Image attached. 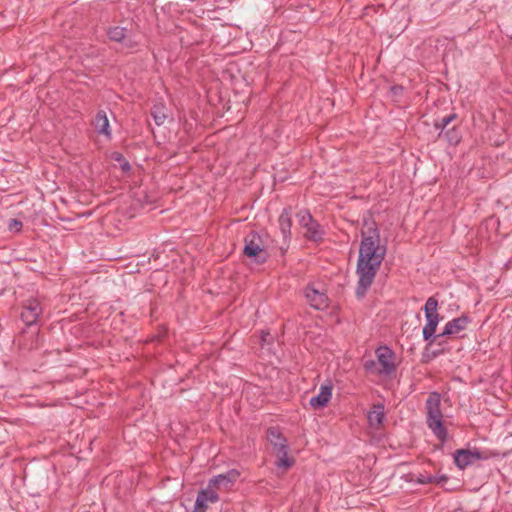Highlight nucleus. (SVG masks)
I'll use <instances>...</instances> for the list:
<instances>
[{
	"label": "nucleus",
	"instance_id": "obj_1",
	"mask_svg": "<svg viewBox=\"0 0 512 512\" xmlns=\"http://www.w3.org/2000/svg\"><path fill=\"white\" fill-rule=\"evenodd\" d=\"M361 235L356 266L358 283L355 292L358 298L365 296L386 254V247L380 245V235L376 227H369L367 232L362 231Z\"/></svg>",
	"mask_w": 512,
	"mask_h": 512
},
{
	"label": "nucleus",
	"instance_id": "obj_2",
	"mask_svg": "<svg viewBox=\"0 0 512 512\" xmlns=\"http://www.w3.org/2000/svg\"><path fill=\"white\" fill-rule=\"evenodd\" d=\"M426 423L434 436L443 442L448 438L447 429L443 424V415L441 412V396L438 392H432L426 399Z\"/></svg>",
	"mask_w": 512,
	"mask_h": 512
},
{
	"label": "nucleus",
	"instance_id": "obj_3",
	"mask_svg": "<svg viewBox=\"0 0 512 512\" xmlns=\"http://www.w3.org/2000/svg\"><path fill=\"white\" fill-rule=\"evenodd\" d=\"M267 439L275 450L277 460L275 465L278 468L288 469L294 464V459L288 457V445L286 438L281 432L272 427L267 430Z\"/></svg>",
	"mask_w": 512,
	"mask_h": 512
},
{
	"label": "nucleus",
	"instance_id": "obj_4",
	"mask_svg": "<svg viewBox=\"0 0 512 512\" xmlns=\"http://www.w3.org/2000/svg\"><path fill=\"white\" fill-rule=\"evenodd\" d=\"M438 301L434 297H429L424 305L426 324L423 327L422 334L425 341H429V345L434 343L436 328L441 318L437 312Z\"/></svg>",
	"mask_w": 512,
	"mask_h": 512
},
{
	"label": "nucleus",
	"instance_id": "obj_5",
	"mask_svg": "<svg viewBox=\"0 0 512 512\" xmlns=\"http://www.w3.org/2000/svg\"><path fill=\"white\" fill-rule=\"evenodd\" d=\"M243 253L249 258H254L257 263H264L268 257L264 250L263 239L256 232H250L245 237Z\"/></svg>",
	"mask_w": 512,
	"mask_h": 512
},
{
	"label": "nucleus",
	"instance_id": "obj_6",
	"mask_svg": "<svg viewBox=\"0 0 512 512\" xmlns=\"http://www.w3.org/2000/svg\"><path fill=\"white\" fill-rule=\"evenodd\" d=\"M297 219L301 227L306 229L305 237L314 242H319L323 239L324 231L320 224L314 220L308 210H301L297 213Z\"/></svg>",
	"mask_w": 512,
	"mask_h": 512
},
{
	"label": "nucleus",
	"instance_id": "obj_7",
	"mask_svg": "<svg viewBox=\"0 0 512 512\" xmlns=\"http://www.w3.org/2000/svg\"><path fill=\"white\" fill-rule=\"evenodd\" d=\"M43 309L38 299L30 298L25 301L21 312V319L27 326L35 325Z\"/></svg>",
	"mask_w": 512,
	"mask_h": 512
},
{
	"label": "nucleus",
	"instance_id": "obj_8",
	"mask_svg": "<svg viewBox=\"0 0 512 512\" xmlns=\"http://www.w3.org/2000/svg\"><path fill=\"white\" fill-rule=\"evenodd\" d=\"M453 458L455 465L459 469H465L477 460L486 459L478 450L472 451L467 449L456 450Z\"/></svg>",
	"mask_w": 512,
	"mask_h": 512
},
{
	"label": "nucleus",
	"instance_id": "obj_9",
	"mask_svg": "<svg viewBox=\"0 0 512 512\" xmlns=\"http://www.w3.org/2000/svg\"><path fill=\"white\" fill-rule=\"evenodd\" d=\"M378 363L381 366L379 373L389 375L395 371L394 352L387 346L376 350Z\"/></svg>",
	"mask_w": 512,
	"mask_h": 512
},
{
	"label": "nucleus",
	"instance_id": "obj_10",
	"mask_svg": "<svg viewBox=\"0 0 512 512\" xmlns=\"http://www.w3.org/2000/svg\"><path fill=\"white\" fill-rule=\"evenodd\" d=\"M304 293L308 303L314 309L322 310L328 307L327 295L323 291L316 289L313 285H308Z\"/></svg>",
	"mask_w": 512,
	"mask_h": 512
},
{
	"label": "nucleus",
	"instance_id": "obj_11",
	"mask_svg": "<svg viewBox=\"0 0 512 512\" xmlns=\"http://www.w3.org/2000/svg\"><path fill=\"white\" fill-rule=\"evenodd\" d=\"M470 322V319L466 315H461L460 317L454 318L448 321L443 331L440 334H437L434 339H439L444 336H451L458 334L459 332L465 330Z\"/></svg>",
	"mask_w": 512,
	"mask_h": 512
},
{
	"label": "nucleus",
	"instance_id": "obj_12",
	"mask_svg": "<svg viewBox=\"0 0 512 512\" xmlns=\"http://www.w3.org/2000/svg\"><path fill=\"white\" fill-rule=\"evenodd\" d=\"M239 477V472L236 470H230L225 474H219L212 479H210L208 483L207 489H230L235 483L236 479Z\"/></svg>",
	"mask_w": 512,
	"mask_h": 512
},
{
	"label": "nucleus",
	"instance_id": "obj_13",
	"mask_svg": "<svg viewBox=\"0 0 512 512\" xmlns=\"http://www.w3.org/2000/svg\"><path fill=\"white\" fill-rule=\"evenodd\" d=\"M107 35L111 41L122 43L125 48H134L137 46V42L130 37L127 29L124 27H110L107 31Z\"/></svg>",
	"mask_w": 512,
	"mask_h": 512
},
{
	"label": "nucleus",
	"instance_id": "obj_14",
	"mask_svg": "<svg viewBox=\"0 0 512 512\" xmlns=\"http://www.w3.org/2000/svg\"><path fill=\"white\" fill-rule=\"evenodd\" d=\"M219 500L217 492L213 489H203L196 497L192 512H206L208 502L215 503Z\"/></svg>",
	"mask_w": 512,
	"mask_h": 512
},
{
	"label": "nucleus",
	"instance_id": "obj_15",
	"mask_svg": "<svg viewBox=\"0 0 512 512\" xmlns=\"http://www.w3.org/2000/svg\"><path fill=\"white\" fill-rule=\"evenodd\" d=\"M333 386L331 383L320 386L319 393L313 396L309 403L314 409H322L328 405L332 397Z\"/></svg>",
	"mask_w": 512,
	"mask_h": 512
},
{
	"label": "nucleus",
	"instance_id": "obj_16",
	"mask_svg": "<svg viewBox=\"0 0 512 512\" xmlns=\"http://www.w3.org/2000/svg\"><path fill=\"white\" fill-rule=\"evenodd\" d=\"M92 124L98 134L103 135L106 138H111L112 132L106 111L99 110L95 115Z\"/></svg>",
	"mask_w": 512,
	"mask_h": 512
},
{
	"label": "nucleus",
	"instance_id": "obj_17",
	"mask_svg": "<svg viewBox=\"0 0 512 512\" xmlns=\"http://www.w3.org/2000/svg\"><path fill=\"white\" fill-rule=\"evenodd\" d=\"M278 224L285 241L291 238V211L290 208H284L279 216Z\"/></svg>",
	"mask_w": 512,
	"mask_h": 512
},
{
	"label": "nucleus",
	"instance_id": "obj_18",
	"mask_svg": "<svg viewBox=\"0 0 512 512\" xmlns=\"http://www.w3.org/2000/svg\"><path fill=\"white\" fill-rule=\"evenodd\" d=\"M371 427L378 428L385 419L384 405L374 404L367 415Z\"/></svg>",
	"mask_w": 512,
	"mask_h": 512
},
{
	"label": "nucleus",
	"instance_id": "obj_19",
	"mask_svg": "<svg viewBox=\"0 0 512 512\" xmlns=\"http://www.w3.org/2000/svg\"><path fill=\"white\" fill-rule=\"evenodd\" d=\"M151 115L156 125L161 126L169 116V109L162 103L153 105Z\"/></svg>",
	"mask_w": 512,
	"mask_h": 512
},
{
	"label": "nucleus",
	"instance_id": "obj_20",
	"mask_svg": "<svg viewBox=\"0 0 512 512\" xmlns=\"http://www.w3.org/2000/svg\"><path fill=\"white\" fill-rule=\"evenodd\" d=\"M456 118V114H450L448 116L443 117L442 119L435 122V127L440 129V135L443 130Z\"/></svg>",
	"mask_w": 512,
	"mask_h": 512
},
{
	"label": "nucleus",
	"instance_id": "obj_21",
	"mask_svg": "<svg viewBox=\"0 0 512 512\" xmlns=\"http://www.w3.org/2000/svg\"><path fill=\"white\" fill-rule=\"evenodd\" d=\"M445 136L450 144H457L460 141V135L458 131L455 130V128L448 130L445 133Z\"/></svg>",
	"mask_w": 512,
	"mask_h": 512
},
{
	"label": "nucleus",
	"instance_id": "obj_22",
	"mask_svg": "<svg viewBox=\"0 0 512 512\" xmlns=\"http://www.w3.org/2000/svg\"><path fill=\"white\" fill-rule=\"evenodd\" d=\"M22 222L17 219H10L8 228L10 231L19 232L22 229Z\"/></svg>",
	"mask_w": 512,
	"mask_h": 512
},
{
	"label": "nucleus",
	"instance_id": "obj_23",
	"mask_svg": "<svg viewBox=\"0 0 512 512\" xmlns=\"http://www.w3.org/2000/svg\"><path fill=\"white\" fill-rule=\"evenodd\" d=\"M436 476L431 475H420V477L417 479V482L420 484H428V483H434L436 481Z\"/></svg>",
	"mask_w": 512,
	"mask_h": 512
},
{
	"label": "nucleus",
	"instance_id": "obj_24",
	"mask_svg": "<svg viewBox=\"0 0 512 512\" xmlns=\"http://www.w3.org/2000/svg\"><path fill=\"white\" fill-rule=\"evenodd\" d=\"M374 365H375V362L371 360V361H366L364 367L366 370H371Z\"/></svg>",
	"mask_w": 512,
	"mask_h": 512
},
{
	"label": "nucleus",
	"instance_id": "obj_25",
	"mask_svg": "<svg viewBox=\"0 0 512 512\" xmlns=\"http://www.w3.org/2000/svg\"><path fill=\"white\" fill-rule=\"evenodd\" d=\"M121 168H122V170H124V171H128V170H130V165H129V163H128L127 161H125V162L121 165Z\"/></svg>",
	"mask_w": 512,
	"mask_h": 512
},
{
	"label": "nucleus",
	"instance_id": "obj_26",
	"mask_svg": "<svg viewBox=\"0 0 512 512\" xmlns=\"http://www.w3.org/2000/svg\"><path fill=\"white\" fill-rule=\"evenodd\" d=\"M392 91L394 94H397L398 92L402 91V87L401 86H393Z\"/></svg>",
	"mask_w": 512,
	"mask_h": 512
},
{
	"label": "nucleus",
	"instance_id": "obj_27",
	"mask_svg": "<svg viewBox=\"0 0 512 512\" xmlns=\"http://www.w3.org/2000/svg\"><path fill=\"white\" fill-rule=\"evenodd\" d=\"M447 480V477L446 476H440V477H437L436 481L437 483H440L442 481H446Z\"/></svg>",
	"mask_w": 512,
	"mask_h": 512
},
{
	"label": "nucleus",
	"instance_id": "obj_28",
	"mask_svg": "<svg viewBox=\"0 0 512 512\" xmlns=\"http://www.w3.org/2000/svg\"><path fill=\"white\" fill-rule=\"evenodd\" d=\"M267 335H269V333H266L262 336V341H265Z\"/></svg>",
	"mask_w": 512,
	"mask_h": 512
}]
</instances>
